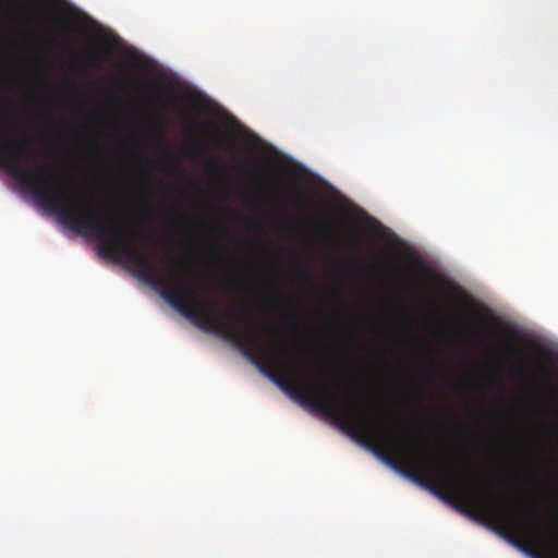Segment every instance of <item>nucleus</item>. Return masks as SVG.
Returning a JSON list of instances; mask_svg holds the SVG:
<instances>
[{
  "mask_svg": "<svg viewBox=\"0 0 558 558\" xmlns=\"http://www.w3.org/2000/svg\"><path fill=\"white\" fill-rule=\"evenodd\" d=\"M88 59H89V61H90V63H89V64H90V66H93V68H97V66H98V64H99V62L101 61V58H100V57H99V54H97V53H90V54H88Z\"/></svg>",
  "mask_w": 558,
  "mask_h": 558,
  "instance_id": "1",
  "label": "nucleus"
},
{
  "mask_svg": "<svg viewBox=\"0 0 558 558\" xmlns=\"http://www.w3.org/2000/svg\"><path fill=\"white\" fill-rule=\"evenodd\" d=\"M299 276H300V278H302V279H304V280H306V281H310V277H308V275H307V272H306V271H304V270H299Z\"/></svg>",
  "mask_w": 558,
  "mask_h": 558,
  "instance_id": "2",
  "label": "nucleus"
},
{
  "mask_svg": "<svg viewBox=\"0 0 558 558\" xmlns=\"http://www.w3.org/2000/svg\"><path fill=\"white\" fill-rule=\"evenodd\" d=\"M390 459V463L395 466H397L398 464H400V461L397 459V458H393V457H388Z\"/></svg>",
  "mask_w": 558,
  "mask_h": 558,
  "instance_id": "3",
  "label": "nucleus"
},
{
  "mask_svg": "<svg viewBox=\"0 0 558 558\" xmlns=\"http://www.w3.org/2000/svg\"><path fill=\"white\" fill-rule=\"evenodd\" d=\"M194 129H195L194 125L187 124L186 128H185V131H186L187 134H190V133H192L194 131Z\"/></svg>",
  "mask_w": 558,
  "mask_h": 558,
  "instance_id": "4",
  "label": "nucleus"
},
{
  "mask_svg": "<svg viewBox=\"0 0 558 558\" xmlns=\"http://www.w3.org/2000/svg\"><path fill=\"white\" fill-rule=\"evenodd\" d=\"M408 475H409V476H412V477H415L417 481H422V478H421V477H418V475H417V474H415V473L408 474Z\"/></svg>",
  "mask_w": 558,
  "mask_h": 558,
  "instance_id": "5",
  "label": "nucleus"
},
{
  "mask_svg": "<svg viewBox=\"0 0 558 558\" xmlns=\"http://www.w3.org/2000/svg\"><path fill=\"white\" fill-rule=\"evenodd\" d=\"M513 543L518 544L520 547H523V545H521L518 539H513Z\"/></svg>",
  "mask_w": 558,
  "mask_h": 558,
  "instance_id": "6",
  "label": "nucleus"
},
{
  "mask_svg": "<svg viewBox=\"0 0 558 558\" xmlns=\"http://www.w3.org/2000/svg\"><path fill=\"white\" fill-rule=\"evenodd\" d=\"M216 161H218L217 158H214V159L210 160V162H216Z\"/></svg>",
  "mask_w": 558,
  "mask_h": 558,
  "instance_id": "7",
  "label": "nucleus"
}]
</instances>
